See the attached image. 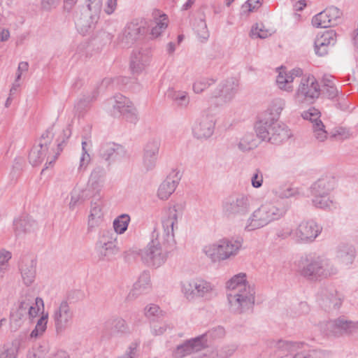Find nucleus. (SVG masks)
<instances>
[{
    "mask_svg": "<svg viewBox=\"0 0 358 358\" xmlns=\"http://www.w3.org/2000/svg\"><path fill=\"white\" fill-rule=\"evenodd\" d=\"M182 213V206L178 203L166 210L162 219V231L153 232L152 240L144 250L143 258L149 266L158 268L166 262L169 252L166 248L175 243L174 231L178 229Z\"/></svg>",
    "mask_w": 358,
    "mask_h": 358,
    "instance_id": "f257e3e1",
    "label": "nucleus"
},
{
    "mask_svg": "<svg viewBox=\"0 0 358 358\" xmlns=\"http://www.w3.org/2000/svg\"><path fill=\"white\" fill-rule=\"evenodd\" d=\"M227 299L231 312L241 314L250 310L255 302V288L244 272L231 277L225 283Z\"/></svg>",
    "mask_w": 358,
    "mask_h": 358,
    "instance_id": "f03ea898",
    "label": "nucleus"
},
{
    "mask_svg": "<svg viewBox=\"0 0 358 358\" xmlns=\"http://www.w3.org/2000/svg\"><path fill=\"white\" fill-rule=\"evenodd\" d=\"M287 207L278 201H266L253 210L248 217L240 223L245 232L250 233L262 229L282 218Z\"/></svg>",
    "mask_w": 358,
    "mask_h": 358,
    "instance_id": "7ed1b4c3",
    "label": "nucleus"
},
{
    "mask_svg": "<svg viewBox=\"0 0 358 358\" xmlns=\"http://www.w3.org/2000/svg\"><path fill=\"white\" fill-rule=\"evenodd\" d=\"M242 248V240L223 238L204 246L203 252L212 262L219 263L235 258Z\"/></svg>",
    "mask_w": 358,
    "mask_h": 358,
    "instance_id": "20e7f679",
    "label": "nucleus"
},
{
    "mask_svg": "<svg viewBox=\"0 0 358 358\" xmlns=\"http://www.w3.org/2000/svg\"><path fill=\"white\" fill-rule=\"evenodd\" d=\"M40 306L43 307V301L41 298L34 299L31 295L22 296L10 313L11 330H17L28 317H36L39 312Z\"/></svg>",
    "mask_w": 358,
    "mask_h": 358,
    "instance_id": "39448f33",
    "label": "nucleus"
},
{
    "mask_svg": "<svg viewBox=\"0 0 358 358\" xmlns=\"http://www.w3.org/2000/svg\"><path fill=\"white\" fill-rule=\"evenodd\" d=\"M53 138V134L51 130L45 131L41 136L38 145L34 146L29 155V162L33 166L40 164L45 158V168L48 169L49 166H52L58 155H59L62 148L60 144L57 145V150L56 151L53 148L50 150V145Z\"/></svg>",
    "mask_w": 358,
    "mask_h": 358,
    "instance_id": "423d86ee",
    "label": "nucleus"
},
{
    "mask_svg": "<svg viewBox=\"0 0 358 358\" xmlns=\"http://www.w3.org/2000/svg\"><path fill=\"white\" fill-rule=\"evenodd\" d=\"M256 132L259 138L272 144H280L292 136L288 127L277 119L259 122L256 126Z\"/></svg>",
    "mask_w": 358,
    "mask_h": 358,
    "instance_id": "0eeeda50",
    "label": "nucleus"
},
{
    "mask_svg": "<svg viewBox=\"0 0 358 358\" xmlns=\"http://www.w3.org/2000/svg\"><path fill=\"white\" fill-rule=\"evenodd\" d=\"M181 292L188 301L209 300L216 295L215 286L201 278H192L181 282Z\"/></svg>",
    "mask_w": 358,
    "mask_h": 358,
    "instance_id": "6e6552de",
    "label": "nucleus"
},
{
    "mask_svg": "<svg viewBox=\"0 0 358 358\" xmlns=\"http://www.w3.org/2000/svg\"><path fill=\"white\" fill-rule=\"evenodd\" d=\"M215 110L216 108L211 106L201 112L192 128L195 138L206 141L213 135L217 122Z\"/></svg>",
    "mask_w": 358,
    "mask_h": 358,
    "instance_id": "1a4fd4ad",
    "label": "nucleus"
},
{
    "mask_svg": "<svg viewBox=\"0 0 358 358\" xmlns=\"http://www.w3.org/2000/svg\"><path fill=\"white\" fill-rule=\"evenodd\" d=\"M306 264L301 270V273L305 278L312 280L327 278L337 273L336 268L327 260L320 257L304 259Z\"/></svg>",
    "mask_w": 358,
    "mask_h": 358,
    "instance_id": "9d476101",
    "label": "nucleus"
},
{
    "mask_svg": "<svg viewBox=\"0 0 358 358\" xmlns=\"http://www.w3.org/2000/svg\"><path fill=\"white\" fill-rule=\"evenodd\" d=\"M251 209V201L248 195L239 193L225 198L222 203L223 213L228 217L236 218L245 216Z\"/></svg>",
    "mask_w": 358,
    "mask_h": 358,
    "instance_id": "9b49d317",
    "label": "nucleus"
},
{
    "mask_svg": "<svg viewBox=\"0 0 358 358\" xmlns=\"http://www.w3.org/2000/svg\"><path fill=\"white\" fill-rule=\"evenodd\" d=\"M320 85L314 76H309L301 79L294 95L298 103L310 102L319 97Z\"/></svg>",
    "mask_w": 358,
    "mask_h": 358,
    "instance_id": "f8f14e48",
    "label": "nucleus"
},
{
    "mask_svg": "<svg viewBox=\"0 0 358 358\" xmlns=\"http://www.w3.org/2000/svg\"><path fill=\"white\" fill-rule=\"evenodd\" d=\"M324 329L327 334L335 337L350 335L358 329V322L340 316L326 322Z\"/></svg>",
    "mask_w": 358,
    "mask_h": 358,
    "instance_id": "ddd939ff",
    "label": "nucleus"
},
{
    "mask_svg": "<svg viewBox=\"0 0 358 358\" xmlns=\"http://www.w3.org/2000/svg\"><path fill=\"white\" fill-rule=\"evenodd\" d=\"M343 299V295L331 287L321 289L317 296L318 305L327 312L338 310Z\"/></svg>",
    "mask_w": 358,
    "mask_h": 358,
    "instance_id": "4468645a",
    "label": "nucleus"
},
{
    "mask_svg": "<svg viewBox=\"0 0 358 358\" xmlns=\"http://www.w3.org/2000/svg\"><path fill=\"white\" fill-rule=\"evenodd\" d=\"M322 231V227L315 221H303L293 230V238L297 243H312L321 234Z\"/></svg>",
    "mask_w": 358,
    "mask_h": 358,
    "instance_id": "2eb2a0df",
    "label": "nucleus"
},
{
    "mask_svg": "<svg viewBox=\"0 0 358 358\" xmlns=\"http://www.w3.org/2000/svg\"><path fill=\"white\" fill-rule=\"evenodd\" d=\"M149 22L143 18L135 19L128 23L122 33L121 40L125 45L134 43L147 33Z\"/></svg>",
    "mask_w": 358,
    "mask_h": 358,
    "instance_id": "dca6fc26",
    "label": "nucleus"
},
{
    "mask_svg": "<svg viewBox=\"0 0 358 358\" xmlns=\"http://www.w3.org/2000/svg\"><path fill=\"white\" fill-rule=\"evenodd\" d=\"M238 87L236 80L229 78L218 85L213 92V97L216 99L217 103L220 106L229 103L234 98Z\"/></svg>",
    "mask_w": 358,
    "mask_h": 358,
    "instance_id": "f3484780",
    "label": "nucleus"
},
{
    "mask_svg": "<svg viewBox=\"0 0 358 358\" xmlns=\"http://www.w3.org/2000/svg\"><path fill=\"white\" fill-rule=\"evenodd\" d=\"M57 333L64 331L72 323L73 311L67 301H63L55 308L52 315Z\"/></svg>",
    "mask_w": 358,
    "mask_h": 358,
    "instance_id": "a211bd4d",
    "label": "nucleus"
},
{
    "mask_svg": "<svg viewBox=\"0 0 358 358\" xmlns=\"http://www.w3.org/2000/svg\"><path fill=\"white\" fill-rule=\"evenodd\" d=\"M113 109L124 116L127 120L134 122L137 117V110L133 103L122 94L115 95L110 100Z\"/></svg>",
    "mask_w": 358,
    "mask_h": 358,
    "instance_id": "6ab92c4d",
    "label": "nucleus"
},
{
    "mask_svg": "<svg viewBox=\"0 0 358 358\" xmlns=\"http://www.w3.org/2000/svg\"><path fill=\"white\" fill-rule=\"evenodd\" d=\"M160 145V140L157 138L150 139L145 144L142 163L143 167L146 170H152L155 167L158 159Z\"/></svg>",
    "mask_w": 358,
    "mask_h": 358,
    "instance_id": "aec40b11",
    "label": "nucleus"
},
{
    "mask_svg": "<svg viewBox=\"0 0 358 358\" xmlns=\"http://www.w3.org/2000/svg\"><path fill=\"white\" fill-rule=\"evenodd\" d=\"M99 252L104 257H109L118 252L117 235L110 231H102L96 244Z\"/></svg>",
    "mask_w": 358,
    "mask_h": 358,
    "instance_id": "412c9836",
    "label": "nucleus"
},
{
    "mask_svg": "<svg viewBox=\"0 0 358 358\" xmlns=\"http://www.w3.org/2000/svg\"><path fill=\"white\" fill-rule=\"evenodd\" d=\"M152 52L149 48L134 50L130 58V69L133 73H141L150 64Z\"/></svg>",
    "mask_w": 358,
    "mask_h": 358,
    "instance_id": "4be33fe9",
    "label": "nucleus"
},
{
    "mask_svg": "<svg viewBox=\"0 0 358 358\" xmlns=\"http://www.w3.org/2000/svg\"><path fill=\"white\" fill-rule=\"evenodd\" d=\"M304 120H308L313 124V131L315 138L320 142L324 141L327 138V132L324 129L322 122L319 120L320 117V111L315 108H310L301 114Z\"/></svg>",
    "mask_w": 358,
    "mask_h": 358,
    "instance_id": "5701e85b",
    "label": "nucleus"
},
{
    "mask_svg": "<svg viewBox=\"0 0 358 358\" xmlns=\"http://www.w3.org/2000/svg\"><path fill=\"white\" fill-rule=\"evenodd\" d=\"M205 335L187 340L176 347L173 352V358H182L192 352L201 350L206 345Z\"/></svg>",
    "mask_w": 358,
    "mask_h": 358,
    "instance_id": "b1692460",
    "label": "nucleus"
},
{
    "mask_svg": "<svg viewBox=\"0 0 358 358\" xmlns=\"http://www.w3.org/2000/svg\"><path fill=\"white\" fill-rule=\"evenodd\" d=\"M106 172L102 167L94 168L90 176L85 189L90 196H99L104 187Z\"/></svg>",
    "mask_w": 358,
    "mask_h": 358,
    "instance_id": "393cba45",
    "label": "nucleus"
},
{
    "mask_svg": "<svg viewBox=\"0 0 358 358\" xmlns=\"http://www.w3.org/2000/svg\"><path fill=\"white\" fill-rule=\"evenodd\" d=\"M181 175L179 171H172L167 178L160 184L157 189V196L161 200H166L176 190Z\"/></svg>",
    "mask_w": 358,
    "mask_h": 358,
    "instance_id": "a878e982",
    "label": "nucleus"
},
{
    "mask_svg": "<svg viewBox=\"0 0 358 358\" xmlns=\"http://www.w3.org/2000/svg\"><path fill=\"white\" fill-rule=\"evenodd\" d=\"M22 282L26 286L31 285L36 276V261L32 257L23 258L19 265Z\"/></svg>",
    "mask_w": 358,
    "mask_h": 358,
    "instance_id": "bb28decb",
    "label": "nucleus"
},
{
    "mask_svg": "<svg viewBox=\"0 0 358 358\" xmlns=\"http://www.w3.org/2000/svg\"><path fill=\"white\" fill-rule=\"evenodd\" d=\"M302 74L301 69H293L289 72L281 69L276 78V83L278 87L284 91L290 92L293 90V83L296 77H299Z\"/></svg>",
    "mask_w": 358,
    "mask_h": 358,
    "instance_id": "cd10ccee",
    "label": "nucleus"
},
{
    "mask_svg": "<svg viewBox=\"0 0 358 358\" xmlns=\"http://www.w3.org/2000/svg\"><path fill=\"white\" fill-rule=\"evenodd\" d=\"M336 41V34L333 30L327 31L315 41V53L319 56L325 55L329 45H334Z\"/></svg>",
    "mask_w": 358,
    "mask_h": 358,
    "instance_id": "c85d7f7f",
    "label": "nucleus"
},
{
    "mask_svg": "<svg viewBox=\"0 0 358 358\" xmlns=\"http://www.w3.org/2000/svg\"><path fill=\"white\" fill-rule=\"evenodd\" d=\"M151 286L152 283L150 273L145 271H143L134 284L133 289L128 294L127 300H134L140 293L149 289Z\"/></svg>",
    "mask_w": 358,
    "mask_h": 358,
    "instance_id": "c756f323",
    "label": "nucleus"
},
{
    "mask_svg": "<svg viewBox=\"0 0 358 358\" xmlns=\"http://www.w3.org/2000/svg\"><path fill=\"white\" fill-rule=\"evenodd\" d=\"M169 19L166 14L159 10L152 13V21L149 22V27H151L150 34L153 38L159 37L167 28Z\"/></svg>",
    "mask_w": 358,
    "mask_h": 358,
    "instance_id": "7c9ffc66",
    "label": "nucleus"
},
{
    "mask_svg": "<svg viewBox=\"0 0 358 358\" xmlns=\"http://www.w3.org/2000/svg\"><path fill=\"white\" fill-rule=\"evenodd\" d=\"M14 231L16 236H22L35 231L37 224L29 215H22L14 220Z\"/></svg>",
    "mask_w": 358,
    "mask_h": 358,
    "instance_id": "2f4dec72",
    "label": "nucleus"
},
{
    "mask_svg": "<svg viewBox=\"0 0 358 358\" xmlns=\"http://www.w3.org/2000/svg\"><path fill=\"white\" fill-rule=\"evenodd\" d=\"M90 196V193L79 185H76L70 192V200L68 208L70 211H74L76 208L82 204Z\"/></svg>",
    "mask_w": 358,
    "mask_h": 358,
    "instance_id": "473e14b6",
    "label": "nucleus"
},
{
    "mask_svg": "<svg viewBox=\"0 0 358 358\" xmlns=\"http://www.w3.org/2000/svg\"><path fill=\"white\" fill-rule=\"evenodd\" d=\"M126 152L123 146L115 143H106L101 148V155L106 160L124 157Z\"/></svg>",
    "mask_w": 358,
    "mask_h": 358,
    "instance_id": "72a5a7b5",
    "label": "nucleus"
},
{
    "mask_svg": "<svg viewBox=\"0 0 358 358\" xmlns=\"http://www.w3.org/2000/svg\"><path fill=\"white\" fill-rule=\"evenodd\" d=\"M103 212L99 201L92 202L90 215L88 216V229L92 230L97 227L103 221Z\"/></svg>",
    "mask_w": 358,
    "mask_h": 358,
    "instance_id": "f704fd0d",
    "label": "nucleus"
},
{
    "mask_svg": "<svg viewBox=\"0 0 358 358\" xmlns=\"http://www.w3.org/2000/svg\"><path fill=\"white\" fill-rule=\"evenodd\" d=\"M334 187V180L331 178H323L316 181L311 187V194L313 196L329 194Z\"/></svg>",
    "mask_w": 358,
    "mask_h": 358,
    "instance_id": "c9c22d12",
    "label": "nucleus"
},
{
    "mask_svg": "<svg viewBox=\"0 0 358 358\" xmlns=\"http://www.w3.org/2000/svg\"><path fill=\"white\" fill-rule=\"evenodd\" d=\"M293 358H322V351L311 348L307 343L299 342L295 349Z\"/></svg>",
    "mask_w": 358,
    "mask_h": 358,
    "instance_id": "e433bc0d",
    "label": "nucleus"
},
{
    "mask_svg": "<svg viewBox=\"0 0 358 358\" xmlns=\"http://www.w3.org/2000/svg\"><path fill=\"white\" fill-rule=\"evenodd\" d=\"M285 106V101L281 98H276L271 101L270 103L267 113L268 117L266 119L268 120H278L282 110L284 109Z\"/></svg>",
    "mask_w": 358,
    "mask_h": 358,
    "instance_id": "4c0bfd02",
    "label": "nucleus"
},
{
    "mask_svg": "<svg viewBox=\"0 0 358 358\" xmlns=\"http://www.w3.org/2000/svg\"><path fill=\"white\" fill-rule=\"evenodd\" d=\"M168 96L174 101L177 106L182 108H187L190 102L189 96L185 91H176L170 89L168 92Z\"/></svg>",
    "mask_w": 358,
    "mask_h": 358,
    "instance_id": "58836bf2",
    "label": "nucleus"
},
{
    "mask_svg": "<svg viewBox=\"0 0 358 358\" xmlns=\"http://www.w3.org/2000/svg\"><path fill=\"white\" fill-rule=\"evenodd\" d=\"M34 356L38 358H69L66 352L50 349L46 346H41Z\"/></svg>",
    "mask_w": 358,
    "mask_h": 358,
    "instance_id": "ea45409f",
    "label": "nucleus"
},
{
    "mask_svg": "<svg viewBox=\"0 0 358 358\" xmlns=\"http://www.w3.org/2000/svg\"><path fill=\"white\" fill-rule=\"evenodd\" d=\"M106 328L111 331L112 334H123L128 331L126 321L120 317L112 319L106 323Z\"/></svg>",
    "mask_w": 358,
    "mask_h": 358,
    "instance_id": "a19ab883",
    "label": "nucleus"
},
{
    "mask_svg": "<svg viewBox=\"0 0 358 358\" xmlns=\"http://www.w3.org/2000/svg\"><path fill=\"white\" fill-rule=\"evenodd\" d=\"M299 342H292L284 340H273L269 343V347L278 351L293 353Z\"/></svg>",
    "mask_w": 358,
    "mask_h": 358,
    "instance_id": "79ce46f5",
    "label": "nucleus"
},
{
    "mask_svg": "<svg viewBox=\"0 0 358 358\" xmlns=\"http://www.w3.org/2000/svg\"><path fill=\"white\" fill-rule=\"evenodd\" d=\"M131 217L128 214H121L113 222V227L117 234H123L127 229Z\"/></svg>",
    "mask_w": 358,
    "mask_h": 358,
    "instance_id": "37998d69",
    "label": "nucleus"
},
{
    "mask_svg": "<svg viewBox=\"0 0 358 358\" xmlns=\"http://www.w3.org/2000/svg\"><path fill=\"white\" fill-rule=\"evenodd\" d=\"M96 96L97 92L95 91L90 94L83 95L77 101L75 108L79 113L85 111L90 108L91 103L96 99Z\"/></svg>",
    "mask_w": 358,
    "mask_h": 358,
    "instance_id": "c03bdc74",
    "label": "nucleus"
},
{
    "mask_svg": "<svg viewBox=\"0 0 358 358\" xmlns=\"http://www.w3.org/2000/svg\"><path fill=\"white\" fill-rule=\"evenodd\" d=\"M273 31L266 28L263 23H256L250 31V36L253 38H266L271 36Z\"/></svg>",
    "mask_w": 358,
    "mask_h": 358,
    "instance_id": "a18cd8bd",
    "label": "nucleus"
},
{
    "mask_svg": "<svg viewBox=\"0 0 358 358\" xmlns=\"http://www.w3.org/2000/svg\"><path fill=\"white\" fill-rule=\"evenodd\" d=\"M337 257L343 264H351L355 259V251L350 247L344 246L338 251Z\"/></svg>",
    "mask_w": 358,
    "mask_h": 358,
    "instance_id": "49530a36",
    "label": "nucleus"
},
{
    "mask_svg": "<svg viewBox=\"0 0 358 358\" xmlns=\"http://www.w3.org/2000/svg\"><path fill=\"white\" fill-rule=\"evenodd\" d=\"M257 146V141L252 134H245L238 142V148L242 152H247Z\"/></svg>",
    "mask_w": 358,
    "mask_h": 358,
    "instance_id": "de8ad7c7",
    "label": "nucleus"
},
{
    "mask_svg": "<svg viewBox=\"0 0 358 358\" xmlns=\"http://www.w3.org/2000/svg\"><path fill=\"white\" fill-rule=\"evenodd\" d=\"M90 146L86 141L82 142V152L80 157L79 161V171H84L86 169L91 161V157L89 154Z\"/></svg>",
    "mask_w": 358,
    "mask_h": 358,
    "instance_id": "09e8293b",
    "label": "nucleus"
},
{
    "mask_svg": "<svg viewBox=\"0 0 358 358\" xmlns=\"http://www.w3.org/2000/svg\"><path fill=\"white\" fill-rule=\"evenodd\" d=\"M273 193L280 199H289L296 194L297 191L289 185H283L275 187L273 189Z\"/></svg>",
    "mask_w": 358,
    "mask_h": 358,
    "instance_id": "8fccbe9b",
    "label": "nucleus"
},
{
    "mask_svg": "<svg viewBox=\"0 0 358 358\" xmlns=\"http://www.w3.org/2000/svg\"><path fill=\"white\" fill-rule=\"evenodd\" d=\"M215 83V80L213 78H200L194 83L192 89L194 93L201 94Z\"/></svg>",
    "mask_w": 358,
    "mask_h": 358,
    "instance_id": "3c124183",
    "label": "nucleus"
},
{
    "mask_svg": "<svg viewBox=\"0 0 358 358\" xmlns=\"http://www.w3.org/2000/svg\"><path fill=\"white\" fill-rule=\"evenodd\" d=\"M97 20L92 19V15H90V20L85 17H80L76 23L78 30L82 34H85L90 29H91L96 23Z\"/></svg>",
    "mask_w": 358,
    "mask_h": 358,
    "instance_id": "603ef678",
    "label": "nucleus"
},
{
    "mask_svg": "<svg viewBox=\"0 0 358 358\" xmlns=\"http://www.w3.org/2000/svg\"><path fill=\"white\" fill-rule=\"evenodd\" d=\"M312 24L317 28H327L330 27L329 20L327 19V9L313 17Z\"/></svg>",
    "mask_w": 358,
    "mask_h": 358,
    "instance_id": "864d4df0",
    "label": "nucleus"
},
{
    "mask_svg": "<svg viewBox=\"0 0 358 358\" xmlns=\"http://www.w3.org/2000/svg\"><path fill=\"white\" fill-rule=\"evenodd\" d=\"M313 204L319 208L329 209L333 206V201L330 199L329 194L313 196Z\"/></svg>",
    "mask_w": 358,
    "mask_h": 358,
    "instance_id": "5fc2aeb1",
    "label": "nucleus"
},
{
    "mask_svg": "<svg viewBox=\"0 0 358 358\" xmlns=\"http://www.w3.org/2000/svg\"><path fill=\"white\" fill-rule=\"evenodd\" d=\"M48 314L43 315L37 322L35 329L31 332V338L42 335L47 328Z\"/></svg>",
    "mask_w": 358,
    "mask_h": 358,
    "instance_id": "6e6d98bb",
    "label": "nucleus"
},
{
    "mask_svg": "<svg viewBox=\"0 0 358 358\" xmlns=\"http://www.w3.org/2000/svg\"><path fill=\"white\" fill-rule=\"evenodd\" d=\"M217 358H229L236 351L234 345H225L222 347L214 348Z\"/></svg>",
    "mask_w": 358,
    "mask_h": 358,
    "instance_id": "4d7b16f0",
    "label": "nucleus"
},
{
    "mask_svg": "<svg viewBox=\"0 0 358 358\" xmlns=\"http://www.w3.org/2000/svg\"><path fill=\"white\" fill-rule=\"evenodd\" d=\"M87 8L89 11L91 12V15H92V19L94 20H98L99 17V13L101 10L102 7V0H95V1H92L90 3H87Z\"/></svg>",
    "mask_w": 358,
    "mask_h": 358,
    "instance_id": "13d9d810",
    "label": "nucleus"
},
{
    "mask_svg": "<svg viewBox=\"0 0 358 358\" xmlns=\"http://www.w3.org/2000/svg\"><path fill=\"white\" fill-rule=\"evenodd\" d=\"M250 181L252 187L255 189L260 188L264 181L263 173L259 169H255L252 174Z\"/></svg>",
    "mask_w": 358,
    "mask_h": 358,
    "instance_id": "bf43d9fd",
    "label": "nucleus"
},
{
    "mask_svg": "<svg viewBox=\"0 0 358 358\" xmlns=\"http://www.w3.org/2000/svg\"><path fill=\"white\" fill-rule=\"evenodd\" d=\"M197 35L199 38L206 40L209 37V32L207 25L203 20H199L195 27Z\"/></svg>",
    "mask_w": 358,
    "mask_h": 358,
    "instance_id": "052dcab7",
    "label": "nucleus"
},
{
    "mask_svg": "<svg viewBox=\"0 0 358 358\" xmlns=\"http://www.w3.org/2000/svg\"><path fill=\"white\" fill-rule=\"evenodd\" d=\"M327 9V19L329 20L330 27L334 25L336 20L340 17L341 13L340 10L334 6L329 7Z\"/></svg>",
    "mask_w": 358,
    "mask_h": 358,
    "instance_id": "680f3d73",
    "label": "nucleus"
},
{
    "mask_svg": "<svg viewBox=\"0 0 358 358\" xmlns=\"http://www.w3.org/2000/svg\"><path fill=\"white\" fill-rule=\"evenodd\" d=\"M261 5V0H248L241 7L242 13H247L254 11Z\"/></svg>",
    "mask_w": 358,
    "mask_h": 358,
    "instance_id": "e2e57ef3",
    "label": "nucleus"
},
{
    "mask_svg": "<svg viewBox=\"0 0 358 358\" xmlns=\"http://www.w3.org/2000/svg\"><path fill=\"white\" fill-rule=\"evenodd\" d=\"M170 329L171 327L166 323L155 324L152 326L151 332L155 336H159Z\"/></svg>",
    "mask_w": 358,
    "mask_h": 358,
    "instance_id": "0e129e2a",
    "label": "nucleus"
},
{
    "mask_svg": "<svg viewBox=\"0 0 358 358\" xmlns=\"http://www.w3.org/2000/svg\"><path fill=\"white\" fill-rule=\"evenodd\" d=\"M145 315L147 317H157L161 313V310L159 307L153 303H150L145 306Z\"/></svg>",
    "mask_w": 358,
    "mask_h": 358,
    "instance_id": "69168bd1",
    "label": "nucleus"
},
{
    "mask_svg": "<svg viewBox=\"0 0 358 358\" xmlns=\"http://www.w3.org/2000/svg\"><path fill=\"white\" fill-rule=\"evenodd\" d=\"M207 335L213 339L221 338L225 336V329L221 326H217L208 331Z\"/></svg>",
    "mask_w": 358,
    "mask_h": 358,
    "instance_id": "338daca9",
    "label": "nucleus"
},
{
    "mask_svg": "<svg viewBox=\"0 0 358 358\" xmlns=\"http://www.w3.org/2000/svg\"><path fill=\"white\" fill-rule=\"evenodd\" d=\"M11 252L5 250H0V266H6L9 268V260L11 259Z\"/></svg>",
    "mask_w": 358,
    "mask_h": 358,
    "instance_id": "774afa93",
    "label": "nucleus"
}]
</instances>
